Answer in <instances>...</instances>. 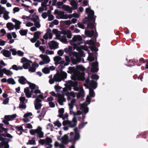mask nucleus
<instances>
[{"label": "nucleus", "mask_w": 148, "mask_h": 148, "mask_svg": "<svg viewBox=\"0 0 148 148\" xmlns=\"http://www.w3.org/2000/svg\"><path fill=\"white\" fill-rule=\"evenodd\" d=\"M40 57L42 60V61L39 62V64L40 65L47 64L50 61L49 58L47 55L41 54L40 55Z\"/></svg>", "instance_id": "15"}, {"label": "nucleus", "mask_w": 148, "mask_h": 148, "mask_svg": "<svg viewBox=\"0 0 148 148\" xmlns=\"http://www.w3.org/2000/svg\"><path fill=\"white\" fill-rule=\"evenodd\" d=\"M68 71H67L68 73H73V75L71 77V79H76V68L75 69L74 67H69L68 68Z\"/></svg>", "instance_id": "21"}, {"label": "nucleus", "mask_w": 148, "mask_h": 148, "mask_svg": "<svg viewBox=\"0 0 148 148\" xmlns=\"http://www.w3.org/2000/svg\"><path fill=\"white\" fill-rule=\"evenodd\" d=\"M49 0H44L41 3V7L38 10V12L40 13L42 12L43 10H47V7L48 6L47 5Z\"/></svg>", "instance_id": "22"}, {"label": "nucleus", "mask_w": 148, "mask_h": 148, "mask_svg": "<svg viewBox=\"0 0 148 148\" xmlns=\"http://www.w3.org/2000/svg\"><path fill=\"white\" fill-rule=\"evenodd\" d=\"M15 128L17 131V133L18 134L21 135L22 134L23 129L22 126H16Z\"/></svg>", "instance_id": "39"}, {"label": "nucleus", "mask_w": 148, "mask_h": 148, "mask_svg": "<svg viewBox=\"0 0 148 148\" xmlns=\"http://www.w3.org/2000/svg\"><path fill=\"white\" fill-rule=\"evenodd\" d=\"M9 12L7 11L5 8L1 6L0 5V16L3 14V18L5 20H8L10 18L9 16Z\"/></svg>", "instance_id": "13"}, {"label": "nucleus", "mask_w": 148, "mask_h": 148, "mask_svg": "<svg viewBox=\"0 0 148 148\" xmlns=\"http://www.w3.org/2000/svg\"><path fill=\"white\" fill-rule=\"evenodd\" d=\"M34 25L37 28H39L40 27V20L34 22Z\"/></svg>", "instance_id": "56"}, {"label": "nucleus", "mask_w": 148, "mask_h": 148, "mask_svg": "<svg viewBox=\"0 0 148 148\" xmlns=\"http://www.w3.org/2000/svg\"><path fill=\"white\" fill-rule=\"evenodd\" d=\"M82 0H71V4L72 6V9L75 10L77 9V3L76 1H78L79 2H81Z\"/></svg>", "instance_id": "31"}, {"label": "nucleus", "mask_w": 148, "mask_h": 148, "mask_svg": "<svg viewBox=\"0 0 148 148\" xmlns=\"http://www.w3.org/2000/svg\"><path fill=\"white\" fill-rule=\"evenodd\" d=\"M52 140L51 138L47 137L45 139H40L39 142L42 145H45V148H51L53 145L51 144Z\"/></svg>", "instance_id": "10"}, {"label": "nucleus", "mask_w": 148, "mask_h": 148, "mask_svg": "<svg viewBox=\"0 0 148 148\" xmlns=\"http://www.w3.org/2000/svg\"><path fill=\"white\" fill-rule=\"evenodd\" d=\"M54 145L56 147H59L60 148H65L64 146L62 144H59L57 141L55 142Z\"/></svg>", "instance_id": "52"}, {"label": "nucleus", "mask_w": 148, "mask_h": 148, "mask_svg": "<svg viewBox=\"0 0 148 148\" xmlns=\"http://www.w3.org/2000/svg\"><path fill=\"white\" fill-rule=\"evenodd\" d=\"M10 51L12 52V54L13 55H16L17 54V51L14 49H10Z\"/></svg>", "instance_id": "61"}, {"label": "nucleus", "mask_w": 148, "mask_h": 148, "mask_svg": "<svg viewBox=\"0 0 148 148\" xmlns=\"http://www.w3.org/2000/svg\"><path fill=\"white\" fill-rule=\"evenodd\" d=\"M7 28L10 30H13L14 28V25L11 23H8L6 24Z\"/></svg>", "instance_id": "43"}, {"label": "nucleus", "mask_w": 148, "mask_h": 148, "mask_svg": "<svg viewBox=\"0 0 148 148\" xmlns=\"http://www.w3.org/2000/svg\"><path fill=\"white\" fill-rule=\"evenodd\" d=\"M91 99L90 97L88 95L86 98V101L85 102L82 104L80 105V110H78L76 113H75V115H72L74 117L72 121L69 120H64L63 121L62 124L64 126L68 125L70 127H75L77 125V118H78L79 120H80L81 117L80 115L82 112L85 114L87 113L89 111L88 108L87 106L90 103Z\"/></svg>", "instance_id": "2"}, {"label": "nucleus", "mask_w": 148, "mask_h": 148, "mask_svg": "<svg viewBox=\"0 0 148 148\" xmlns=\"http://www.w3.org/2000/svg\"><path fill=\"white\" fill-rule=\"evenodd\" d=\"M73 130L74 133L73 132H71L70 133V136H72L74 134V135L73 138L72 137L71 138L72 139H73V140L74 141H76L78 140L80 138V135L79 133L77 128H75Z\"/></svg>", "instance_id": "14"}, {"label": "nucleus", "mask_w": 148, "mask_h": 148, "mask_svg": "<svg viewBox=\"0 0 148 148\" xmlns=\"http://www.w3.org/2000/svg\"><path fill=\"white\" fill-rule=\"evenodd\" d=\"M22 18L24 19V21L25 22L26 21H29L31 19V18L29 16H27L25 15L22 16Z\"/></svg>", "instance_id": "59"}, {"label": "nucleus", "mask_w": 148, "mask_h": 148, "mask_svg": "<svg viewBox=\"0 0 148 148\" xmlns=\"http://www.w3.org/2000/svg\"><path fill=\"white\" fill-rule=\"evenodd\" d=\"M31 19L34 22L40 20L38 16L35 14H34L32 15V17L31 18Z\"/></svg>", "instance_id": "44"}, {"label": "nucleus", "mask_w": 148, "mask_h": 148, "mask_svg": "<svg viewBox=\"0 0 148 148\" xmlns=\"http://www.w3.org/2000/svg\"><path fill=\"white\" fill-rule=\"evenodd\" d=\"M134 61V59L132 60H130L128 62V65L129 66H132L135 65Z\"/></svg>", "instance_id": "54"}, {"label": "nucleus", "mask_w": 148, "mask_h": 148, "mask_svg": "<svg viewBox=\"0 0 148 148\" xmlns=\"http://www.w3.org/2000/svg\"><path fill=\"white\" fill-rule=\"evenodd\" d=\"M53 59L56 65L60 64L61 67V66H62V64L61 63V62L62 61L61 60L62 58L60 57L59 56H56Z\"/></svg>", "instance_id": "32"}, {"label": "nucleus", "mask_w": 148, "mask_h": 148, "mask_svg": "<svg viewBox=\"0 0 148 148\" xmlns=\"http://www.w3.org/2000/svg\"><path fill=\"white\" fill-rule=\"evenodd\" d=\"M4 73L8 76H11L12 75L13 73L9 70H6L5 68L3 69L2 70Z\"/></svg>", "instance_id": "42"}, {"label": "nucleus", "mask_w": 148, "mask_h": 148, "mask_svg": "<svg viewBox=\"0 0 148 148\" xmlns=\"http://www.w3.org/2000/svg\"><path fill=\"white\" fill-rule=\"evenodd\" d=\"M65 60L66 62L64 60H62L61 62V63L62 64V66H61V68L62 69H64L65 66L69 65L70 62V59L69 57L67 56H65Z\"/></svg>", "instance_id": "23"}, {"label": "nucleus", "mask_w": 148, "mask_h": 148, "mask_svg": "<svg viewBox=\"0 0 148 148\" xmlns=\"http://www.w3.org/2000/svg\"><path fill=\"white\" fill-rule=\"evenodd\" d=\"M91 67L92 68L91 70L92 72L94 73L97 72L98 71V62H97L92 63Z\"/></svg>", "instance_id": "27"}, {"label": "nucleus", "mask_w": 148, "mask_h": 148, "mask_svg": "<svg viewBox=\"0 0 148 148\" xmlns=\"http://www.w3.org/2000/svg\"><path fill=\"white\" fill-rule=\"evenodd\" d=\"M69 51V56H71L73 55V52L72 51V47L70 46L68 47V48Z\"/></svg>", "instance_id": "58"}, {"label": "nucleus", "mask_w": 148, "mask_h": 148, "mask_svg": "<svg viewBox=\"0 0 148 148\" xmlns=\"http://www.w3.org/2000/svg\"><path fill=\"white\" fill-rule=\"evenodd\" d=\"M39 66L38 64L36 63H34L32 64V66L28 69L29 71L31 72H34L36 70V67Z\"/></svg>", "instance_id": "29"}, {"label": "nucleus", "mask_w": 148, "mask_h": 148, "mask_svg": "<svg viewBox=\"0 0 148 148\" xmlns=\"http://www.w3.org/2000/svg\"><path fill=\"white\" fill-rule=\"evenodd\" d=\"M18 77L19 78L18 80L19 82L22 84H24L26 83L27 81L26 79L23 76H18Z\"/></svg>", "instance_id": "36"}, {"label": "nucleus", "mask_w": 148, "mask_h": 148, "mask_svg": "<svg viewBox=\"0 0 148 148\" xmlns=\"http://www.w3.org/2000/svg\"><path fill=\"white\" fill-rule=\"evenodd\" d=\"M3 125L0 124V141H1L0 143V148H9V145L8 142L5 141V135L1 133L3 131L6 132L8 129L2 127Z\"/></svg>", "instance_id": "6"}, {"label": "nucleus", "mask_w": 148, "mask_h": 148, "mask_svg": "<svg viewBox=\"0 0 148 148\" xmlns=\"http://www.w3.org/2000/svg\"><path fill=\"white\" fill-rule=\"evenodd\" d=\"M58 14L60 16V18L61 19H66L68 18H71V17H70L69 15L65 14L64 12H59L58 13Z\"/></svg>", "instance_id": "33"}, {"label": "nucleus", "mask_w": 148, "mask_h": 148, "mask_svg": "<svg viewBox=\"0 0 148 148\" xmlns=\"http://www.w3.org/2000/svg\"><path fill=\"white\" fill-rule=\"evenodd\" d=\"M75 58H73L71 60L72 63L74 65L80 62L81 60V56L78 53L75 52Z\"/></svg>", "instance_id": "18"}, {"label": "nucleus", "mask_w": 148, "mask_h": 148, "mask_svg": "<svg viewBox=\"0 0 148 148\" xmlns=\"http://www.w3.org/2000/svg\"><path fill=\"white\" fill-rule=\"evenodd\" d=\"M87 43L88 45H92L95 43V41L92 40H87Z\"/></svg>", "instance_id": "63"}, {"label": "nucleus", "mask_w": 148, "mask_h": 148, "mask_svg": "<svg viewBox=\"0 0 148 148\" xmlns=\"http://www.w3.org/2000/svg\"><path fill=\"white\" fill-rule=\"evenodd\" d=\"M53 124L54 126H57L58 127H60L62 125L61 123L58 120L54 121Z\"/></svg>", "instance_id": "49"}, {"label": "nucleus", "mask_w": 148, "mask_h": 148, "mask_svg": "<svg viewBox=\"0 0 148 148\" xmlns=\"http://www.w3.org/2000/svg\"><path fill=\"white\" fill-rule=\"evenodd\" d=\"M62 90H61L62 95H57L53 91H52L50 92L51 94L53 96L58 97L57 101L60 105H63V102L66 101V99L64 98V92H65L66 91V90L65 88H62Z\"/></svg>", "instance_id": "9"}, {"label": "nucleus", "mask_w": 148, "mask_h": 148, "mask_svg": "<svg viewBox=\"0 0 148 148\" xmlns=\"http://www.w3.org/2000/svg\"><path fill=\"white\" fill-rule=\"evenodd\" d=\"M19 107L20 108L25 109L26 108V106L25 103H20Z\"/></svg>", "instance_id": "60"}, {"label": "nucleus", "mask_w": 148, "mask_h": 148, "mask_svg": "<svg viewBox=\"0 0 148 148\" xmlns=\"http://www.w3.org/2000/svg\"><path fill=\"white\" fill-rule=\"evenodd\" d=\"M41 34V33L39 31L35 32L34 34V37L37 40L39 38Z\"/></svg>", "instance_id": "50"}, {"label": "nucleus", "mask_w": 148, "mask_h": 148, "mask_svg": "<svg viewBox=\"0 0 148 148\" xmlns=\"http://www.w3.org/2000/svg\"><path fill=\"white\" fill-rule=\"evenodd\" d=\"M57 4L58 6H62V8L64 10L67 11L68 12L71 13L72 12L73 9L71 8L69 6L63 4V2L61 1H59Z\"/></svg>", "instance_id": "17"}, {"label": "nucleus", "mask_w": 148, "mask_h": 148, "mask_svg": "<svg viewBox=\"0 0 148 148\" xmlns=\"http://www.w3.org/2000/svg\"><path fill=\"white\" fill-rule=\"evenodd\" d=\"M19 33L22 36L26 35L27 33V31L25 30L21 29L19 31Z\"/></svg>", "instance_id": "55"}, {"label": "nucleus", "mask_w": 148, "mask_h": 148, "mask_svg": "<svg viewBox=\"0 0 148 148\" xmlns=\"http://www.w3.org/2000/svg\"><path fill=\"white\" fill-rule=\"evenodd\" d=\"M48 21H51L54 19V16L53 15L51 14V10H48Z\"/></svg>", "instance_id": "46"}, {"label": "nucleus", "mask_w": 148, "mask_h": 148, "mask_svg": "<svg viewBox=\"0 0 148 148\" xmlns=\"http://www.w3.org/2000/svg\"><path fill=\"white\" fill-rule=\"evenodd\" d=\"M84 95V91L83 89H81L80 91L78 92L77 97V98H79L80 97H83Z\"/></svg>", "instance_id": "41"}, {"label": "nucleus", "mask_w": 148, "mask_h": 148, "mask_svg": "<svg viewBox=\"0 0 148 148\" xmlns=\"http://www.w3.org/2000/svg\"><path fill=\"white\" fill-rule=\"evenodd\" d=\"M11 69L16 71H18L19 70H22L23 69V67L20 66H18L16 65H13L12 66V68H10V69Z\"/></svg>", "instance_id": "45"}, {"label": "nucleus", "mask_w": 148, "mask_h": 148, "mask_svg": "<svg viewBox=\"0 0 148 148\" xmlns=\"http://www.w3.org/2000/svg\"><path fill=\"white\" fill-rule=\"evenodd\" d=\"M82 39V38L80 35H75L72 40H70L69 41L70 44L73 46L74 49H76L79 52H82L80 49H79L78 47V45L83 43Z\"/></svg>", "instance_id": "5"}, {"label": "nucleus", "mask_w": 148, "mask_h": 148, "mask_svg": "<svg viewBox=\"0 0 148 148\" xmlns=\"http://www.w3.org/2000/svg\"><path fill=\"white\" fill-rule=\"evenodd\" d=\"M28 83L29 84L31 90H30L29 88L27 87L24 89V92L27 98L32 97L33 98H36L34 101V105L36 109L38 110L42 106L40 102L43 99V94L39 89V87L29 82Z\"/></svg>", "instance_id": "1"}, {"label": "nucleus", "mask_w": 148, "mask_h": 148, "mask_svg": "<svg viewBox=\"0 0 148 148\" xmlns=\"http://www.w3.org/2000/svg\"><path fill=\"white\" fill-rule=\"evenodd\" d=\"M7 82L8 84L13 85L16 84L14 79L12 78H10L7 79Z\"/></svg>", "instance_id": "48"}, {"label": "nucleus", "mask_w": 148, "mask_h": 148, "mask_svg": "<svg viewBox=\"0 0 148 148\" xmlns=\"http://www.w3.org/2000/svg\"><path fill=\"white\" fill-rule=\"evenodd\" d=\"M1 53L5 57L11 59V53L10 51L4 49L1 50Z\"/></svg>", "instance_id": "26"}, {"label": "nucleus", "mask_w": 148, "mask_h": 148, "mask_svg": "<svg viewBox=\"0 0 148 148\" xmlns=\"http://www.w3.org/2000/svg\"><path fill=\"white\" fill-rule=\"evenodd\" d=\"M6 65L4 62L2 60L0 62V69H1Z\"/></svg>", "instance_id": "64"}, {"label": "nucleus", "mask_w": 148, "mask_h": 148, "mask_svg": "<svg viewBox=\"0 0 148 148\" xmlns=\"http://www.w3.org/2000/svg\"><path fill=\"white\" fill-rule=\"evenodd\" d=\"M16 114L11 115H5V116L4 119L3 121V122L6 125L9 124L8 121L13 120L16 117Z\"/></svg>", "instance_id": "19"}, {"label": "nucleus", "mask_w": 148, "mask_h": 148, "mask_svg": "<svg viewBox=\"0 0 148 148\" xmlns=\"http://www.w3.org/2000/svg\"><path fill=\"white\" fill-rule=\"evenodd\" d=\"M19 100L20 103H25V102H27V100H26L25 97H20Z\"/></svg>", "instance_id": "53"}, {"label": "nucleus", "mask_w": 148, "mask_h": 148, "mask_svg": "<svg viewBox=\"0 0 148 148\" xmlns=\"http://www.w3.org/2000/svg\"><path fill=\"white\" fill-rule=\"evenodd\" d=\"M68 116V115L67 113H65L64 115H62V117H60L62 118L63 120H65L67 119Z\"/></svg>", "instance_id": "62"}, {"label": "nucleus", "mask_w": 148, "mask_h": 148, "mask_svg": "<svg viewBox=\"0 0 148 148\" xmlns=\"http://www.w3.org/2000/svg\"><path fill=\"white\" fill-rule=\"evenodd\" d=\"M42 72L45 74H48L50 72V70L49 68L45 67L42 70Z\"/></svg>", "instance_id": "51"}, {"label": "nucleus", "mask_w": 148, "mask_h": 148, "mask_svg": "<svg viewBox=\"0 0 148 148\" xmlns=\"http://www.w3.org/2000/svg\"><path fill=\"white\" fill-rule=\"evenodd\" d=\"M32 63V61L30 60L27 61V62L23 64L22 67L25 69H28L30 67Z\"/></svg>", "instance_id": "37"}, {"label": "nucleus", "mask_w": 148, "mask_h": 148, "mask_svg": "<svg viewBox=\"0 0 148 148\" xmlns=\"http://www.w3.org/2000/svg\"><path fill=\"white\" fill-rule=\"evenodd\" d=\"M85 32L86 35L88 37H92L94 35V31L93 30H91L90 31L86 30Z\"/></svg>", "instance_id": "40"}, {"label": "nucleus", "mask_w": 148, "mask_h": 148, "mask_svg": "<svg viewBox=\"0 0 148 148\" xmlns=\"http://www.w3.org/2000/svg\"><path fill=\"white\" fill-rule=\"evenodd\" d=\"M75 99H73L71 101V102L69 103V110L71 115H75V113H76L74 112L73 110L74 103H75Z\"/></svg>", "instance_id": "20"}, {"label": "nucleus", "mask_w": 148, "mask_h": 148, "mask_svg": "<svg viewBox=\"0 0 148 148\" xmlns=\"http://www.w3.org/2000/svg\"><path fill=\"white\" fill-rule=\"evenodd\" d=\"M67 73L63 71H61L60 73L56 74L54 76L55 82H60L66 78Z\"/></svg>", "instance_id": "11"}, {"label": "nucleus", "mask_w": 148, "mask_h": 148, "mask_svg": "<svg viewBox=\"0 0 148 148\" xmlns=\"http://www.w3.org/2000/svg\"><path fill=\"white\" fill-rule=\"evenodd\" d=\"M88 56V59L89 61H92L94 60V58L93 57V54L92 53H89Z\"/></svg>", "instance_id": "47"}, {"label": "nucleus", "mask_w": 148, "mask_h": 148, "mask_svg": "<svg viewBox=\"0 0 148 148\" xmlns=\"http://www.w3.org/2000/svg\"><path fill=\"white\" fill-rule=\"evenodd\" d=\"M85 70V68L83 66L79 65L76 66V79L78 80H84Z\"/></svg>", "instance_id": "8"}, {"label": "nucleus", "mask_w": 148, "mask_h": 148, "mask_svg": "<svg viewBox=\"0 0 148 148\" xmlns=\"http://www.w3.org/2000/svg\"><path fill=\"white\" fill-rule=\"evenodd\" d=\"M61 143L62 144L66 145L68 143V136L66 134H65L62 138Z\"/></svg>", "instance_id": "35"}, {"label": "nucleus", "mask_w": 148, "mask_h": 148, "mask_svg": "<svg viewBox=\"0 0 148 148\" xmlns=\"http://www.w3.org/2000/svg\"><path fill=\"white\" fill-rule=\"evenodd\" d=\"M84 85L87 88H89V95L91 97H94L95 96V94L94 90L91 88L95 89L97 86V83L93 80L90 81L89 78L87 79L85 81Z\"/></svg>", "instance_id": "4"}, {"label": "nucleus", "mask_w": 148, "mask_h": 148, "mask_svg": "<svg viewBox=\"0 0 148 148\" xmlns=\"http://www.w3.org/2000/svg\"><path fill=\"white\" fill-rule=\"evenodd\" d=\"M30 134L32 135H37V137H34L32 139L29 140L27 143V145H35L36 142L35 139H37L38 138H43L44 137V133L42 131V128L40 126H38L36 129H31L29 131Z\"/></svg>", "instance_id": "3"}, {"label": "nucleus", "mask_w": 148, "mask_h": 148, "mask_svg": "<svg viewBox=\"0 0 148 148\" xmlns=\"http://www.w3.org/2000/svg\"><path fill=\"white\" fill-rule=\"evenodd\" d=\"M12 21L15 23L14 28L16 29H19L20 28V25L21 22L20 21L17 20L15 18H12Z\"/></svg>", "instance_id": "28"}, {"label": "nucleus", "mask_w": 148, "mask_h": 148, "mask_svg": "<svg viewBox=\"0 0 148 148\" xmlns=\"http://www.w3.org/2000/svg\"><path fill=\"white\" fill-rule=\"evenodd\" d=\"M134 61L135 65L138 66H140L143 63H145L144 60L143 58H140L139 60L134 59Z\"/></svg>", "instance_id": "34"}, {"label": "nucleus", "mask_w": 148, "mask_h": 148, "mask_svg": "<svg viewBox=\"0 0 148 148\" xmlns=\"http://www.w3.org/2000/svg\"><path fill=\"white\" fill-rule=\"evenodd\" d=\"M49 47L50 49H55L58 47V44L54 41H51L48 43Z\"/></svg>", "instance_id": "25"}, {"label": "nucleus", "mask_w": 148, "mask_h": 148, "mask_svg": "<svg viewBox=\"0 0 148 148\" xmlns=\"http://www.w3.org/2000/svg\"><path fill=\"white\" fill-rule=\"evenodd\" d=\"M73 81H70L68 83V85L70 86L73 87V88L75 91H78L80 89L78 86V82L76 81V79H73Z\"/></svg>", "instance_id": "16"}, {"label": "nucleus", "mask_w": 148, "mask_h": 148, "mask_svg": "<svg viewBox=\"0 0 148 148\" xmlns=\"http://www.w3.org/2000/svg\"><path fill=\"white\" fill-rule=\"evenodd\" d=\"M86 12L88 14V20L95 22L96 17L94 16V12L93 10H91L89 8H87L86 9Z\"/></svg>", "instance_id": "12"}, {"label": "nucleus", "mask_w": 148, "mask_h": 148, "mask_svg": "<svg viewBox=\"0 0 148 148\" xmlns=\"http://www.w3.org/2000/svg\"><path fill=\"white\" fill-rule=\"evenodd\" d=\"M59 116L60 117H62V115H63V113L64 112V109L63 108H61L59 110Z\"/></svg>", "instance_id": "57"}, {"label": "nucleus", "mask_w": 148, "mask_h": 148, "mask_svg": "<svg viewBox=\"0 0 148 148\" xmlns=\"http://www.w3.org/2000/svg\"><path fill=\"white\" fill-rule=\"evenodd\" d=\"M52 38V34L51 30L50 29H48L47 30V32L43 36V38L44 39L47 40L48 39H51Z\"/></svg>", "instance_id": "24"}, {"label": "nucleus", "mask_w": 148, "mask_h": 148, "mask_svg": "<svg viewBox=\"0 0 148 148\" xmlns=\"http://www.w3.org/2000/svg\"><path fill=\"white\" fill-rule=\"evenodd\" d=\"M66 35L69 39L71 38L72 36L71 31L69 30L66 29L63 31L62 34H56V38L57 39L60 40L62 42L64 43H67V41Z\"/></svg>", "instance_id": "7"}, {"label": "nucleus", "mask_w": 148, "mask_h": 148, "mask_svg": "<svg viewBox=\"0 0 148 148\" xmlns=\"http://www.w3.org/2000/svg\"><path fill=\"white\" fill-rule=\"evenodd\" d=\"M66 95L67 96V100L68 101L70 100L72 98H75L76 96L75 93L72 92H66Z\"/></svg>", "instance_id": "30"}, {"label": "nucleus", "mask_w": 148, "mask_h": 148, "mask_svg": "<svg viewBox=\"0 0 148 148\" xmlns=\"http://www.w3.org/2000/svg\"><path fill=\"white\" fill-rule=\"evenodd\" d=\"M46 112V111L45 110V108L42 109V110L41 111L40 113L38 116V117L41 120L45 116Z\"/></svg>", "instance_id": "38"}]
</instances>
